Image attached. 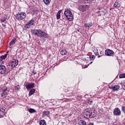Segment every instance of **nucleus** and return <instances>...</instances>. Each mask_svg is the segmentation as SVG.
Masks as SVG:
<instances>
[{"label":"nucleus","instance_id":"obj_1","mask_svg":"<svg viewBox=\"0 0 125 125\" xmlns=\"http://www.w3.org/2000/svg\"><path fill=\"white\" fill-rule=\"evenodd\" d=\"M31 33L35 36H38V37H41L45 39L47 38V34L41 30V29H32L31 30Z\"/></svg>","mask_w":125,"mask_h":125},{"label":"nucleus","instance_id":"obj_2","mask_svg":"<svg viewBox=\"0 0 125 125\" xmlns=\"http://www.w3.org/2000/svg\"><path fill=\"white\" fill-rule=\"evenodd\" d=\"M83 116L86 119H89V118H94L96 116V113L90 110H85L83 112Z\"/></svg>","mask_w":125,"mask_h":125},{"label":"nucleus","instance_id":"obj_3","mask_svg":"<svg viewBox=\"0 0 125 125\" xmlns=\"http://www.w3.org/2000/svg\"><path fill=\"white\" fill-rule=\"evenodd\" d=\"M64 16H65L66 19L68 20V21H72L73 19H74V17H73V14H72V12L71 10L66 9L64 12Z\"/></svg>","mask_w":125,"mask_h":125},{"label":"nucleus","instance_id":"obj_4","mask_svg":"<svg viewBox=\"0 0 125 125\" xmlns=\"http://www.w3.org/2000/svg\"><path fill=\"white\" fill-rule=\"evenodd\" d=\"M2 62L0 61V74L1 75H6L7 72H6V67L3 65H1Z\"/></svg>","mask_w":125,"mask_h":125},{"label":"nucleus","instance_id":"obj_5","mask_svg":"<svg viewBox=\"0 0 125 125\" xmlns=\"http://www.w3.org/2000/svg\"><path fill=\"white\" fill-rule=\"evenodd\" d=\"M26 13L23 12L20 13L16 15V18L18 20H23V19L26 18Z\"/></svg>","mask_w":125,"mask_h":125},{"label":"nucleus","instance_id":"obj_6","mask_svg":"<svg viewBox=\"0 0 125 125\" xmlns=\"http://www.w3.org/2000/svg\"><path fill=\"white\" fill-rule=\"evenodd\" d=\"M89 8L88 5H80L78 7V9L83 12H84V11H86Z\"/></svg>","mask_w":125,"mask_h":125},{"label":"nucleus","instance_id":"obj_7","mask_svg":"<svg viewBox=\"0 0 125 125\" xmlns=\"http://www.w3.org/2000/svg\"><path fill=\"white\" fill-rule=\"evenodd\" d=\"M121 114V110L119 107H116L114 108L113 110V115H114V116H120Z\"/></svg>","mask_w":125,"mask_h":125},{"label":"nucleus","instance_id":"obj_8","mask_svg":"<svg viewBox=\"0 0 125 125\" xmlns=\"http://www.w3.org/2000/svg\"><path fill=\"white\" fill-rule=\"evenodd\" d=\"M109 88L110 89H112L114 90V91H118L120 89V85H116L115 86H109Z\"/></svg>","mask_w":125,"mask_h":125},{"label":"nucleus","instance_id":"obj_9","mask_svg":"<svg viewBox=\"0 0 125 125\" xmlns=\"http://www.w3.org/2000/svg\"><path fill=\"white\" fill-rule=\"evenodd\" d=\"M7 91V88H2V94L1 96L2 98H5L6 96H7V92L6 91Z\"/></svg>","mask_w":125,"mask_h":125},{"label":"nucleus","instance_id":"obj_10","mask_svg":"<svg viewBox=\"0 0 125 125\" xmlns=\"http://www.w3.org/2000/svg\"><path fill=\"white\" fill-rule=\"evenodd\" d=\"M105 54L107 56H112L114 54V51L110 49L106 50L105 52Z\"/></svg>","mask_w":125,"mask_h":125},{"label":"nucleus","instance_id":"obj_11","mask_svg":"<svg viewBox=\"0 0 125 125\" xmlns=\"http://www.w3.org/2000/svg\"><path fill=\"white\" fill-rule=\"evenodd\" d=\"M18 65V60H12L11 62V66L13 68H14V67H16Z\"/></svg>","mask_w":125,"mask_h":125},{"label":"nucleus","instance_id":"obj_12","mask_svg":"<svg viewBox=\"0 0 125 125\" xmlns=\"http://www.w3.org/2000/svg\"><path fill=\"white\" fill-rule=\"evenodd\" d=\"M34 23H35V20H34V19L31 20L26 24L27 28H30L31 26L34 25Z\"/></svg>","mask_w":125,"mask_h":125},{"label":"nucleus","instance_id":"obj_13","mask_svg":"<svg viewBox=\"0 0 125 125\" xmlns=\"http://www.w3.org/2000/svg\"><path fill=\"white\" fill-rule=\"evenodd\" d=\"M27 89H31L35 86V83H30L25 85Z\"/></svg>","mask_w":125,"mask_h":125},{"label":"nucleus","instance_id":"obj_14","mask_svg":"<svg viewBox=\"0 0 125 125\" xmlns=\"http://www.w3.org/2000/svg\"><path fill=\"white\" fill-rule=\"evenodd\" d=\"M5 114V109L3 108H0V118H2Z\"/></svg>","mask_w":125,"mask_h":125},{"label":"nucleus","instance_id":"obj_15","mask_svg":"<svg viewBox=\"0 0 125 125\" xmlns=\"http://www.w3.org/2000/svg\"><path fill=\"white\" fill-rule=\"evenodd\" d=\"M78 125H86V122L84 120H82L79 122Z\"/></svg>","mask_w":125,"mask_h":125},{"label":"nucleus","instance_id":"obj_16","mask_svg":"<svg viewBox=\"0 0 125 125\" xmlns=\"http://www.w3.org/2000/svg\"><path fill=\"white\" fill-rule=\"evenodd\" d=\"M104 10H105L104 9H103L101 11H98V14H99V15H100V16H101L102 15H105V13L104 12Z\"/></svg>","mask_w":125,"mask_h":125},{"label":"nucleus","instance_id":"obj_17","mask_svg":"<svg viewBox=\"0 0 125 125\" xmlns=\"http://www.w3.org/2000/svg\"><path fill=\"white\" fill-rule=\"evenodd\" d=\"M36 91V90L35 89H32L29 91L28 96H31V95H33L34 93H35Z\"/></svg>","mask_w":125,"mask_h":125},{"label":"nucleus","instance_id":"obj_18","mask_svg":"<svg viewBox=\"0 0 125 125\" xmlns=\"http://www.w3.org/2000/svg\"><path fill=\"white\" fill-rule=\"evenodd\" d=\"M84 26L85 27H87V28H89V27H91L92 26V22H87V23H85L84 24Z\"/></svg>","mask_w":125,"mask_h":125},{"label":"nucleus","instance_id":"obj_19","mask_svg":"<svg viewBox=\"0 0 125 125\" xmlns=\"http://www.w3.org/2000/svg\"><path fill=\"white\" fill-rule=\"evenodd\" d=\"M62 12V10H60L57 13V19H60V14Z\"/></svg>","mask_w":125,"mask_h":125},{"label":"nucleus","instance_id":"obj_20","mask_svg":"<svg viewBox=\"0 0 125 125\" xmlns=\"http://www.w3.org/2000/svg\"><path fill=\"white\" fill-rule=\"evenodd\" d=\"M39 124L40 125H46V122H45V120H41Z\"/></svg>","mask_w":125,"mask_h":125},{"label":"nucleus","instance_id":"obj_21","mask_svg":"<svg viewBox=\"0 0 125 125\" xmlns=\"http://www.w3.org/2000/svg\"><path fill=\"white\" fill-rule=\"evenodd\" d=\"M43 2L46 4V5H48L49 3H50V2L51 1V0H43Z\"/></svg>","mask_w":125,"mask_h":125},{"label":"nucleus","instance_id":"obj_22","mask_svg":"<svg viewBox=\"0 0 125 125\" xmlns=\"http://www.w3.org/2000/svg\"><path fill=\"white\" fill-rule=\"evenodd\" d=\"M43 116L44 117H49V111H44L43 112Z\"/></svg>","mask_w":125,"mask_h":125},{"label":"nucleus","instance_id":"obj_23","mask_svg":"<svg viewBox=\"0 0 125 125\" xmlns=\"http://www.w3.org/2000/svg\"><path fill=\"white\" fill-rule=\"evenodd\" d=\"M28 111L30 114H33V113H36V111L34 109L29 108Z\"/></svg>","mask_w":125,"mask_h":125},{"label":"nucleus","instance_id":"obj_24","mask_svg":"<svg viewBox=\"0 0 125 125\" xmlns=\"http://www.w3.org/2000/svg\"><path fill=\"white\" fill-rule=\"evenodd\" d=\"M61 54H62V55H66V54H67V51L66 50H62L61 51Z\"/></svg>","mask_w":125,"mask_h":125},{"label":"nucleus","instance_id":"obj_25","mask_svg":"<svg viewBox=\"0 0 125 125\" xmlns=\"http://www.w3.org/2000/svg\"><path fill=\"white\" fill-rule=\"evenodd\" d=\"M15 42H16V38L12 39L11 42H10V45H12V44H14V43H15Z\"/></svg>","mask_w":125,"mask_h":125},{"label":"nucleus","instance_id":"obj_26","mask_svg":"<svg viewBox=\"0 0 125 125\" xmlns=\"http://www.w3.org/2000/svg\"><path fill=\"white\" fill-rule=\"evenodd\" d=\"M89 59L91 61H93L95 59V56L92 55L89 56Z\"/></svg>","mask_w":125,"mask_h":125},{"label":"nucleus","instance_id":"obj_27","mask_svg":"<svg viewBox=\"0 0 125 125\" xmlns=\"http://www.w3.org/2000/svg\"><path fill=\"white\" fill-rule=\"evenodd\" d=\"M7 55H8V54H6L4 55L1 56L0 57L1 59H5V58H6L7 57Z\"/></svg>","mask_w":125,"mask_h":125},{"label":"nucleus","instance_id":"obj_28","mask_svg":"<svg viewBox=\"0 0 125 125\" xmlns=\"http://www.w3.org/2000/svg\"><path fill=\"white\" fill-rule=\"evenodd\" d=\"M119 78L120 79H124V78H125V73L120 74L119 75Z\"/></svg>","mask_w":125,"mask_h":125},{"label":"nucleus","instance_id":"obj_29","mask_svg":"<svg viewBox=\"0 0 125 125\" xmlns=\"http://www.w3.org/2000/svg\"><path fill=\"white\" fill-rule=\"evenodd\" d=\"M7 18L6 17H4L1 20V22H5L6 21Z\"/></svg>","mask_w":125,"mask_h":125},{"label":"nucleus","instance_id":"obj_30","mask_svg":"<svg viewBox=\"0 0 125 125\" xmlns=\"http://www.w3.org/2000/svg\"><path fill=\"white\" fill-rule=\"evenodd\" d=\"M15 88L16 90H19L20 89V86H19V85H17L15 87Z\"/></svg>","mask_w":125,"mask_h":125},{"label":"nucleus","instance_id":"obj_31","mask_svg":"<svg viewBox=\"0 0 125 125\" xmlns=\"http://www.w3.org/2000/svg\"><path fill=\"white\" fill-rule=\"evenodd\" d=\"M97 9H98V10H99V11H100L101 10L104 9V8H103L102 6H99L97 8Z\"/></svg>","mask_w":125,"mask_h":125},{"label":"nucleus","instance_id":"obj_32","mask_svg":"<svg viewBox=\"0 0 125 125\" xmlns=\"http://www.w3.org/2000/svg\"><path fill=\"white\" fill-rule=\"evenodd\" d=\"M122 111L124 112V113L125 114V106L122 107Z\"/></svg>","mask_w":125,"mask_h":125},{"label":"nucleus","instance_id":"obj_33","mask_svg":"<svg viewBox=\"0 0 125 125\" xmlns=\"http://www.w3.org/2000/svg\"><path fill=\"white\" fill-rule=\"evenodd\" d=\"M95 55H98V51L97 50V51L95 53Z\"/></svg>","mask_w":125,"mask_h":125},{"label":"nucleus","instance_id":"obj_34","mask_svg":"<svg viewBox=\"0 0 125 125\" xmlns=\"http://www.w3.org/2000/svg\"><path fill=\"white\" fill-rule=\"evenodd\" d=\"M116 3H115L114 4V7H117L118 6V5H117Z\"/></svg>","mask_w":125,"mask_h":125},{"label":"nucleus","instance_id":"obj_35","mask_svg":"<svg viewBox=\"0 0 125 125\" xmlns=\"http://www.w3.org/2000/svg\"><path fill=\"white\" fill-rule=\"evenodd\" d=\"M91 102H92V101H88V104H89L90 105V104H91Z\"/></svg>","mask_w":125,"mask_h":125},{"label":"nucleus","instance_id":"obj_36","mask_svg":"<svg viewBox=\"0 0 125 125\" xmlns=\"http://www.w3.org/2000/svg\"><path fill=\"white\" fill-rule=\"evenodd\" d=\"M122 87L123 88V89H125V85H122Z\"/></svg>","mask_w":125,"mask_h":125},{"label":"nucleus","instance_id":"obj_37","mask_svg":"<svg viewBox=\"0 0 125 125\" xmlns=\"http://www.w3.org/2000/svg\"><path fill=\"white\" fill-rule=\"evenodd\" d=\"M35 74H37V73H36H36H34V75H35Z\"/></svg>","mask_w":125,"mask_h":125},{"label":"nucleus","instance_id":"obj_38","mask_svg":"<svg viewBox=\"0 0 125 125\" xmlns=\"http://www.w3.org/2000/svg\"><path fill=\"white\" fill-rule=\"evenodd\" d=\"M90 63H92V62H91Z\"/></svg>","mask_w":125,"mask_h":125},{"label":"nucleus","instance_id":"obj_39","mask_svg":"<svg viewBox=\"0 0 125 125\" xmlns=\"http://www.w3.org/2000/svg\"><path fill=\"white\" fill-rule=\"evenodd\" d=\"M78 31L79 32V30H78Z\"/></svg>","mask_w":125,"mask_h":125}]
</instances>
